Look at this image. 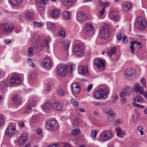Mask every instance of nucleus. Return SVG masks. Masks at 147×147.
Masks as SVG:
<instances>
[{
    "mask_svg": "<svg viewBox=\"0 0 147 147\" xmlns=\"http://www.w3.org/2000/svg\"><path fill=\"white\" fill-rule=\"evenodd\" d=\"M38 38L37 36H34L32 39L31 41L33 44V46L34 51L40 52L43 50L42 47L44 44L39 41Z\"/></svg>",
    "mask_w": 147,
    "mask_h": 147,
    "instance_id": "1",
    "label": "nucleus"
},
{
    "mask_svg": "<svg viewBox=\"0 0 147 147\" xmlns=\"http://www.w3.org/2000/svg\"><path fill=\"white\" fill-rule=\"evenodd\" d=\"M109 30L107 26L104 24L99 32L100 38L102 40H106L109 36Z\"/></svg>",
    "mask_w": 147,
    "mask_h": 147,
    "instance_id": "2",
    "label": "nucleus"
},
{
    "mask_svg": "<svg viewBox=\"0 0 147 147\" xmlns=\"http://www.w3.org/2000/svg\"><path fill=\"white\" fill-rule=\"evenodd\" d=\"M135 25L139 29L142 30L145 28L147 23L143 16H140L137 19Z\"/></svg>",
    "mask_w": 147,
    "mask_h": 147,
    "instance_id": "3",
    "label": "nucleus"
},
{
    "mask_svg": "<svg viewBox=\"0 0 147 147\" xmlns=\"http://www.w3.org/2000/svg\"><path fill=\"white\" fill-rule=\"evenodd\" d=\"M83 46L80 44L76 45L74 48V52L77 55L80 57H82L84 55Z\"/></svg>",
    "mask_w": 147,
    "mask_h": 147,
    "instance_id": "4",
    "label": "nucleus"
},
{
    "mask_svg": "<svg viewBox=\"0 0 147 147\" xmlns=\"http://www.w3.org/2000/svg\"><path fill=\"white\" fill-rule=\"evenodd\" d=\"M113 136V134L110 130L102 131L100 134V138L105 141L108 140Z\"/></svg>",
    "mask_w": 147,
    "mask_h": 147,
    "instance_id": "5",
    "label": "nucleus"
},
{
    "mask_svg": "<svg viewBox=\"0 0 147 147\" xmlns=\"http://www.w3.org/2000/svg\"><path fill=\"white\" fill-rule=\"evenodd\" d=\"M57 71L58 74L61 76H65L67 73V70L66 67L62 65H58Z\"/></svg>",
    "mask_w": 147,
    "mask_h": 147,
    "instance_id": "6",
    "label": "nucleus"
},
{
    "mask_svg": "<svg viewBox=\"0 0 147 147\" xmlns=\"http://www.w3.org/2000/svg\"><path fill=\"white\" fill-rule=\"evenodd\" d=\"M58 125V122L56 120H52L48 121L46 126L47 129L53 130L57 128Z\"/></svg>",
    "mask_w": 147,
    "mask_h": 147,
    "instance_id": "7",
    "label": "nucleus"
},
{
    "mask_svg": "<svg viewBox=\"0 0 147 147\" xmlns=\"http://www.w3.org/2000/svg\"><path fill=\"white\" fill-rule=\"evenodd\" d=\"M94 28L91 24L88 23L86 24L84 30V33L86 34L92 36L94 34Z\"/></svg>",
    "mask_w": 147,
    "mask_h": 147,
    "instance_id": "8",
    "label": "nucleus"
},
{
    "mask_svg": "<svg viewBox=\"0 0 147 147\" xmlns=\"http://www.w3.org/2000/svg\"><path fill=\"white\" fill-rule=\"evenodd\" d=\"M76 19L78 22H83L88 20V18L86 14L82 12H80L77 13Z\"/></svg>",
    "mask_w": 147,
    "mask_h": 147,
    "instance_id": "9",
    "label": "nucleus"
},
{
    "mask_svg": "<svg viewBox=\"0 0 147 147\" xmlns=\"http://www.w3.org/2000/svg\"><path fill=\"white\" fill-rule=\"evenodd\" d=\"M95 64L97 68L100 70L105 69V61L100 59H98L95 60Z\"/></svg>",
    "mask_w": 147,
    "mask_h": 147,
    "instance_id": "10",
    "label": "nucleus"
},
{
    "mask_svg": "<svg viewBox=\"0 0 147 147\" xmlns=\"http://www.w3.org/2000/svg\"><path fill=\"white\" fill-rule=\"evenodd\" d=\"M79 73L82 75H87L89 73L87 67L86 65H84L79 67L78 68Z\"/></svg>",
    "mask_w": 147,
    "mask_h": 147,
    "instance_id": "11",
    "label": "nucleus"
},
{
    "mask_svg": "<svg viewBox=\"0 0 147 147\" xmlns=\"http://www.w3.org/2000/svg\"><path fill=\"white\" fill-rule=\"evenodd\" d=\"M13 28V25L9 22L4 24L3 26V30L7 32H10L12 30Z\"/></svg>",
    "mask_w": 147,
    "mask_h": 147,
    "instance_id": "12",
    "label": "nucleus"
},
{
    "mask_svg": "<svg viewBox=\"0 0 147 147\" xmlns=\"http://www.w3.org/2000/svg\"><path fill=\"white\" fill-rule=\"evenodd\" d=\"M98 89H99V91L101 94V95L102 96V98H107V95L109 92V90L107 88H98Z\"/></svg>",
    "mask_w": 147,
    "mask_h": 147,
    "instance_id": "13",
    "label": "nucleus"
},
{
    "mask_svg": "<svg viewBox=\"0 0 147 147\" xmlns=\"http://www.w3.org/2000/svg\"><path fill=\"white\" fill-rule=\"evenodd\" d=\"M15 127L12 125H9L7 127L5 131V134L6 135H11L14 134L15 131Z\"/></svg>",
    "mask_w": 147,
    "mask_h": 147,
    "instance_id": "14",
    "label": "nucleus"
},
{
    "mask_svg": "<svg viewBox=\"0 0 147 147\" xmlns=\"http://www.w3.org/2000/svg\"><path fill=\"white\" fill-rule=\"evenodd\" d=\"M71 90L73 93L75 94L79 93L80 90L79 83H73L71 85Z\"/></svg>",
    "mask_w": 147,
    "mask_h": 147,
    "instance_id": "15",
    "label": "nucleus"
},
{
    "mask_svg": "<svg viewBox=\"0 0 147 147\" xmlns=\"http://www.w3.org/2000/svg\"><path fill=\"white\" fill-rule=\"evenodd\" d=\"M27 135L25 134H23L20 136L18 140V142L19 145L22 146L25 144V142L27 141Z\"/></svg>",
    "mask_w": 147,
    "mask_h": 147,
    "instance_id": "16",
    "label": "nucleus"
},
{
    "mask_svg": "<svg viewBox=\"0 0 147 147\" xmlns=\"http://www.w3.org/2000/svg\"><path fill=\"white\" fill-rule=\"evenodd\" d=\"M105 111L106 113L108 114L109 115L108 119L109 121H112L115 119V115L114 114L112 110L106 109Z\"/></svg>",
    "mask_w": 147,
    "mask_h": 147,
    "instance_id": "17",
    "label": "nucleus"
},
{
    "mask_svg": "<svg viewBox=\"0 0 147 147\" xmlns=\"http://www.w3.org/2000/svg\"><path fill=\"white\" fill-rule=\"evenodd\" d=\"M42 63L45 68L49 69L51 67V61L49 58H45L44 60Z\"/></svg>",
    "mask_w": 147,
    "mask_h": 147,
    "instance_id": "18",
    "label": "nucleus"
},
{
    "mask_svg": "<svg viewBox=\"0 0 147 147\" xmlns=\"http://www.w3.org/2000/svg\"><path fill=\"white\" fill-rule=\"evenodd\" d=\"M109 16L115 22H118L119 20V17L115 12L111 11L109 14Z\"/></svg>",
    "mask_w": 147,
    "mask_h": 147,
    "instance_id": "19",
    "label": "nucleus"
},
{
    "mask_svg": "<svg viewBox=\"0 0 147 147\" xmlns=\"http://www.w3.org/2000/svg\"><path fill=\"white\" fill-rule=\"evenodd\" d=\"M135 71L132 69H127L125 72V77H131L134 75Z\"/></svg>",
    "mask_w": 147,
    "mask_h": 147,
    "instance_id": "20",
    "label": "nucleus"
},
{
    "mask_svg": "<svg viewBox=\"0 0 147 147\" xmlns=\"http://www.w3.org/2000/svg\"><path fill=\"white\" fill-rule=\"evenodd\" d=\"M53 104L50 100L45 101L42 105L43 109L47 110L49 109L52 107Z\"/></svg>",
    "mask_w": 147,
    "mask_h": 147,
    "instance_id": "21",
    "label": "nucleus"
},
{
    "mask_svg": "<svg viewBox=\"0 0 147 147\" xmlns=\"http://www.w3.org/2000/svg\"><path fill=\"white\" fill-rule=\"evenodd\" d=\"M49 13L52 17L55 18H57L59 14V11L58 9H54L50 11Z\"/></svg>",
    "mask_w": 147,
    "mask_h": 147,
    "instance_id": "22",
    "label": "nucleus"
},
{
    "mask_svg": "<svg viewBox=\"0 0 147 147\" xmlns=\"http://www.w3.org/2000/svg\"><path fill=\"white\" fill-rule=\"evenodd\" d=\"M17 82L18 83H21L22 82L21 79L17 76L13 75L10 79V83H13Z\"/></svg>",
    "mask_w": 147,
    "mask_h": 147,
    "instance_id": "23",
    "label": "nucleus"
},
{
    "mask_svg": "<svg viewBox=\"0 0 147 147\" xmlns=\"http://www.w3.org/2000/svg\"><path fill=\"white\" fill-rule=\"evenodd\" d=\"M62 4L66 7H69L71 6L72 3V0H61Z\"/></svg>",
    "mask_w": 147,
    "mask_h": 147,
    "instance_id": "24",
    "label": "nucleus"
},
{
    "mask_svg": "<svg viewBox=\"0 0 147 147\" xmlns=\"http://www.w3.org/2000/svg\"><path fill=\"white\" fill-rule=\"evenodd\" d=\"M131 7V5L128 2H124L122 7V10L123 11H127L129 10Z\"/></svg>",
    "mask_w": 147,
    "mask_h": 147,
    "instance_id": "25",
    "label": "nucleus"
},
{
    "mask_svg": "<svg viewBox=\"0 0 147 147\" xmlns=\"http://www.w3.org/2000/svg\"><path fill=\"white\" fill-rule=\"evenodd\" d=\"M21 100V98L20 96L17 95L13 97V102L16 105H20Z\"/></svg>",
    "mask_w": 147,
    "mask_h": 147,
    "instance_id": "26",
    "label": "nucleus"
},
{
    "mask_svg": "<svg viewBox=\"0 0 147 147\" xmlns=\"http://www.w3.org/2000/svg\"><path fill=\"white\" fill-rule=\"evenodd\" d=\"M36 5L37 7V9L39 11H42L45 9V5L42 3L41 1L38 2Z\"/></svg>",
    "mask_w": 147,
    "mask_h": 147,
    "instance_id": "27",
    "label": "nucleus"
},
{
    "mask_svg": "<svg viewBox=\"0 0 147 147\" xmlns=\"http://www.w3.org/2000/svg\"><path fill=\"white\" fill-rule=\"evenodd\" d=\"M117 135V136L121 138H123L124 136L125 133L124 131H122L120 128H118L116 130Z\"/></svg>",
    "mask_w": 147,
    "mask_h": 147,
    "instance_id": "28",
    "label": "nucleus"
},
{
    "mask_svg": "<svg viewBox=\"0 0 147 147\" xmlns=\"http://www.w3.org/2000/svg\"><path fill=\"white\" fill-rule=\"evenodd\" d=\"M116 51L115 47L112 48L107 53V54L109 56L111 57V56L116 55Z\"/></svg>",
    "mask_w": 147,
    "mask_h": 147,
    "instance_id": "29",
    "label": "nucleus"
},
{
    "mask_svg": "<svg viewBox=\"0 0 147 147\" xmlns=\"http://www.w3.org/2000/svg\"><path fill=\"white\" fill-rule=\"evenodd\" d=\"M134 88V90L136 92H139L141 94V92H143V87H140L139 85L138 84H136L135 85Z\"/></svg>",
    "mask_w": 147,
    "mask_h": 147,
    "instance_id": "30",
    "label": "nucleus"
},
{
    "mask_svg": "<svg viewBox=\"0 0 147 147\" xmlns=\"http://www.w3.org/2000/svg\"><path fill=\"white\" fill-rule=\"evenodd\" d=\"M133 101L135 102L141 103L143 102V98L141 96L138 95L133 99Z\"/></svg>",
    "mask_w": 147,
    "mask_h": 147,
    "instance_id": "31",
    "label": "nucleus"
},
{
    "mask_svg": "<svg viewBox=\"0 0 147 147\" xmlns=\"http://www.w3.org/2000/svg\"><path fill=\"white\" fill-rule=\"evenodd\" d=\"M70 43V41L69 40H65L63 41V45L65 50H67L69 47Z\"/></svg>",
    "mask_w": 147,
    "mask_h": 147,
    "instance_id": "32",
    "label": "nucleus"
},
{
    "mask_svg": "<svg viewBox=\"0 0 147 147\" xmlns=\"http://www.w3.org/2000/svg\"><path fill=\"white\" fill-rule=\"evenodd\" d=\"M11 3L15 6L19 5L21 3V0H10Z\"/></svg>",
    "mask_w": 147,
    "mask_h": 147,
    "instance_id": "33",
    "label": "nucleus"
},
{
    "mask_svg": "<svg viewBox=\"0 0 147 147\" xmlns=\"http://www.w3.org/2000/svg\"><path fill=\"white\" fill-rule=\"evenodd\" d=\"M47 28L49 30H52L55 28V26L52 23L48 22L47 23Z\"/></svg>",
    "mask_w": 147,
    "mask_h": 147,
    "instance_id": "34",
    "label": "nucleus"
},
{
    "mask_svg": "<svg viewBox=\"0 0 147 147\" xmlns=\"http://www.w3.org/2000/svg\"><path fill=\"white\" fill-rule=\"evenodd\" d=\"M134 42H133V41H131L130 43L131 44V46L130 47V48L131 49V52L132 53L134 54L135 53V49L133 47L134 45V44H138V42L137 41L135 42V40H134Z\"/></svg>",
    "mask_w": 147,
    "mask_h": 147,
    "instance_id": "35",
    "label": "nucleus"
},
{
    "mask_svg": "<svg viewBox=\"0 0 147 147\" xmlns=\"http://www.w3.org/2000/svg\"><path fill=\"white\" fill-rule=\"evenodd\" d=\"M53 106L55 109L57 111L61 110L62 108L61 105L57 102L54 103Z\"/></svg>",
    "mask_w": 147,
    "mask_h": 147,
    "instance_id": "36",
    "label": "nucleus"
},
{
    "mask_svg": "<svg viewBox=\"0 0 147 147\" xmlns=\"http://www.w3.org/2000/svg\"><path fill=\"white\" fill-rule=\"evenodd\" d=\"M124 90L127 95H129L131 92L132 89L129 86H126L124 88Z\"/></svg>",
    "mask_w": 147,
    "mask_h": 147,
    "instance_id": "37",
    "label": "nucleus"
},
{
    "mask_svg": "<svg viewBox=\"0 0 147 147\" xmlns=\"http://www.w3.org/2000/svg\"><path fill=\"white\" fill-rule=\"evenodd\" d=\"M80 132V130L79 128H76L72 131L71 134L73 135H78Z\"/></svg>",
    "mask_w": 147,
    "mask_h": 147,
    "instance_id": "38",
    "label": "nucleus"
},
{
    "mask_svg": "<svg viewBox=\"0 0 147 147\" xmlns=\"http://www.w3.org/2000/svg\"><path fill=\"white\" fill-rule=\"evenodd\" d=\"M99 89H98V90L96 91L94 94L95 98L96 99H99L102 98V96L101 95V94L99 91Z\"/></svg>",
    "mask_w": 147,
    "mask_h": 147,
    "instance_id": "39",
    "label": "nucleus"
},
{
    "mask_svg": "<svg viewBox=\"0 0 147 147\" xmlns=\"http://www.w3.org/2000/svg\"><path fill=\"white\" fill-rule=\"evenodd\" d=\"M33 50L34 51H34V48L33 49L32 47H30L29 48L27 52V55L29 57H32L33 55ZM36 51L38 52V51Z\"/></svg>",
    "mask_w": 147,
    "mask_h": 147,
    "instance_id": "40",
    "label": "nucleus"
},
{
    "mask_svg": "<svg viewBox=\"0 0 147 147\" xmlns=\"http://www.w3.org/2000/svg\"><path fill=\"white\" fill-rule=\"evenodd\" d=\"M39 121L38 117L36 116L32 117L31 120V123H36Z\"/></svg>",
    "mask_w": 147,
    "mask_h": 147,
    "instance_id": "41",
    "label": "nucleus"
},
{
    "mask_svg": "<svg viewBox=\"0 0 147 147\" xmlns=\"http://www.w3.org/2000/svg\"><path fill=\"white\" fill-rule=\"evenodd\" d=\"M33 25L36 27H40L44 25L43 22H33Z\"/></svg>",
    "mask_w": 147,
    "mask_h": 147,
    "instance_id": "42",
    "label": "nucleus"
},
{
    "mask_svg": "<svg viewBox=\"0 0 147 147\" xmlns=\"http://www.w3.org/2000/svg\"><path fill=\"white\" fill-rule=\"evenodd\" d=\"M26 18L29 20H32L33 18V13L30 12L27 13Z\"/></svg>",
    "mask_w": 147,
    "mask_h": 147,
    "instance_id": "43",
    "label": "nucleus"
},
{
    "mask_svg": "<svg viewBox=\"0 0 147 147\" xmlns=\"http://www.w3.org/2000/svg\"><path fill=\"white\" fill-rule=\"evenodd\" d=\"M98 134V131L96 130H94L92 131L91 134V137L93 139H95L96 137V135Z\"/></svg>",
    "mask_w": 147,
    "mask_h": 147,
    "instance_id": "44",
    "label": "nucleus"
},
{
    "mask_svg": "<svg viewBox=\"0 0 147 147\" xmlns=\"http://www.w3.org/2000/svg\"><path fill=\"white\" fill-rule=\"evenodd\" d=\"M69 13L68 11H66L64 12L63 13V16L65 19H68L69 18Z\"/></svg>",
    "mask_w": 147,
    "mask_h": 147,
    "instance_id": "45",
    "label": "nucleus"
},
{
    "mask_svg": "<svg viewBox=\"0 0 147 147\" xmlns=\"http://www.w3.org/2000/svg\"><path fill=\"white\" fill-rule=\"evenodd\" d=\"M58 36L60 37L64 38L65 36V33L64 31L61 30L58 33Z\"/></svg>",
    "mask_w": 147,
    "mask_h": 147,
    "instance_id": "46",
    "label": "nucleus"
},
{
    "mask_svg": "<svg viewBox=\"0 0 147 147\" xmlns=\"http://www.w3.org/2000/svg\"><path fill=\"white\" fill-rule=\"evenodd\" d=\"M0 86L2 89L5 90L7 87V83H1Z\"/></svg>",
    "mask_w": 147,
    "mask_h": 147,
    "instance_id": "47",
    "label": "nucleus"
},
{
    "mask_svg": "<svg viewBox=\"0 0 147 147\" xmlns=\"http://www.w3.org/2000/svg\"><path fill=\"white\" fill-rule=\"evenodd\" d=\"M4 123V120L3 119V116L2 114L0 115V126L3 124Z\"/></svg>",
    "mask_w": 147,
    "mask_h": 147,
    "instance_id": "48",
    "label": "nucleus"
},
{
    "mask_svg": "<svg viewBox=\"0 0 147 147\" xmlns=\"http://www.w3.org/2000/svg\"><path fill=\"white\" fill-rule=\"evenodd\" d=\"M46 45L48 49L49 48V44L50 42V39L49 38H47L45 40Z\"/></svg>",
    "mask_w": 147,
    "mask_h": 147,
    "instance_id": "49",
    "label": "nucleus"
},
{
    "mask_svg": "<svg viewBox=\"0 0 147 147\" xmlns=\"http://www.w3.org/2000/svg\"><path fill=\"white\" fill-rule=\"evenodd\" d=\"M80 122V120L76 118L75 119L73 122L74 125L75 127H76L78 125Z\"/></svg>",
    "mask_w": 147,
    "mask_h": 147,
    "instance_id": "50",
    "label": "nucleus"
},
{
    "mask_svg": "<svg viewBox=\"0 0 147 147\" xmlns=\"http://www.w3.org/2000/svg\"><path fill=\"white\" fill-rule=\"evenodd\" d=\"M132 105L133 106L136 107H137L139 108H144V107L143 106L141 105H140V104H138L136 103H133L132 104Z\"/></svg>",
    "mask_w": 147,
    "mask_h": 147,
    "instance_id": "51",
    "label": "nucleus"
},
{
    "mask_svg": "<svg viewBox=\"0 0 147 147\" xmlns=\"http://www.w3.org/2000/svg\"><path fill=\"white\" fill-rule=\"evenodd\" d=\"M71 103L75 106H77L79 105L78 102L76 101L75 99H72L71 100Z\"/></svg>",
    "mask_w": 147,
    "mask_h": 147,
    "instance_id": "52",
    "label": "nucleus"
},
{
    "mask_svg": "<svg viewBox=\"0 0 147 147\" xmlns=\"http://www.w3.org/2000/svg\"><path fill=\"white\" fill-rule=\"evenodd\" d=\"M31 105L30 104L28 106L26 109V113H29L32 107H31Z\"/></svg>",
    "mask_w": 147,
    "mask_h": 147,
    "instance_id": "53",
    "label": "nucleus"
},
{
    "mask_svg": "<svg viewBox=\"0 0 147 147\" xmlns=\"http://www.w3.org/2000/svg\"><path fill=\"white\" fill-rule=\"evenodd\" d=\"M116 37L118 40H120L122 38V35L120 33H117L116 34Z\"/></svg>",
    "mask_w": 147,
    "mask_h": 147,
    "instance_id": "54",
    "label": "nucleus"
},
{
    "mask_svg": "<svg viewBox=\"0 0 147 147\" xmlns=\"http://www.w3.org/2000/svg\"><path fill=\"white\" fill-rule=\"evenodd\" d=\"M64 91L62 89H59L58 90V93L59 95L61 96H63L64 95Z\"/></svg>",
    "mask_w": 147,
    "mask_h": 147,
    "instance_id": "55",
    "label": "nucleus"
},
{
    "mask_svg": "<svg viewBox=\"0 0 147 147\" xmlns=\"http://www.w3.org/2000/svg\"><path fill=\"white\" fill-rule=\"evenodd\" d=\"M123 42L125 44H126L128 41L127 37L126 36L124 35L123 38Z\"/></svg>",
    "mask_w": 147,
    "mask_h": 147,
    "instance_id": "56",
    "label": "nucleus"
},
{
    "mask_svg": "<svg viewBox=\"0 0 147 147\" xmlns=\"http://www.w3.org/2000/svg\"><path fill=\"white\" fill-rule=\"evenodd\" d=\"M76 68V66L75 65L72 64L70 65V68L71 71H74Z\"/></svg>",
    "mask_w": 147,
    "mask_h": 147,
    "instance_id": "57",
    "label": "nucleus"
},
{
    "mask_svg": "<svg viewBox=\"0 0 147 147\" xmlns=\"http://www.w3.org/2000/svg\"><path fill=\"white\" fill-rule=\"evenodd\" d=\"M141 94L143 95L147 99V92L143 91V92H141Z\"/></svg>",
    "mask_w": 147,
    "mask_h": 147,
    "instance_id": "58",
    "label": "nucleus"
},
{
    "mask_svg": "<svg viewBox=\"0 0 147 147\" xmlns=\"http://www.w3.org/2000/svg\"><path fill=\"white\" fill-rule=\"evenodd\" d=\"M126 95H127V94L124 92H121L119 94L120 96L121 97H123Z\"/></svg>",
    "mask_w": 147,
    "mask_h": 147,
    "instance_id": "59",
    "label": "nucleus"
},
{
    "mask_svg": "<svg viewBox=\"0 0 147 147\" xmlns=\"http://www.w3.org/2000/svg\"><path fill=\"white\" fill-rule=\"evenodd\" d=\"M93 85L92 84H90L89 85L87 88V90L88 92H90L91 89L92 88Z\"/></svg>",
    "mask_w": 147,
    "mask_h": 147,
    "instance_id": "60",
    "label": "nucleus"
},
{
    "mask_svg": "<svg viewBox=\"0 0 147 147\" xmlns=\"http://www.w3.org/2000/svg\"><path fill=\"white\" fill-rule=\"evenodd\" d=\"M136 47L138 49V50H140L141 48L142 47V46L141 45V43H138L136 45Z\"/></svg>",
    "mask_w": 147,
    "mask_h": 147,
    "instance_id": "61",
    "label": "nucleus"
},
{
    "mask_svg": "<svg viewBox=\"0 0 147 147\" xmlns=\"http://www.w3.org/2000/svg\"><path fill=\"white\" fill-rule=\"evenodd\" d=\"M121 122V120L120 119L116 120L115 121V123L116 125L119 124Z\"/></svg>",
    "mask_w": 147,
    "mask_h": 147,
    "instance_id": "62",
    "label": "nucleus"
},
{
    "mask_svg": "<svg viewBox=\"0 0 147 147\" xmlns=\"http://www.w3.org/2000/svg\"><path fill=\"white\" fill-rule=\"evenodd\" d=\"M11 42V41L9 39H7L4 40V43L7 45L9 44Z\"/></svg>",
    "mask_w": 147,
    "mask_h": 147,
    "instance_id": "63",
    "label": "nucleus"
},
{
    "mask_svg": "<svg viewBox=\"0 0 147 147\" xmlns=\"http://www.w3.org/2000/svg\"><path fill=\"white\" fill-rule=\"evenodd\" d=\"M121 102L122 104H124L126 102L125 98H124L121 99Z\"/></svg>",
    "mask_w": 147,
    "mask_h": 147,
    "instance_id": "64",
    "label": "nucleus"
}]
</instances>
